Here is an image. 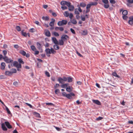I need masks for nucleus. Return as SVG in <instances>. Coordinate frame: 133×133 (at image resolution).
Segmentation results:
<instances>
[{"instance_id": "nucleus-1", "label": "nucleus", "mask_w": 133, "mask_h": 133, "mask_svg": "<svg viewBox=\"0 0 133 133\" xmlns=\"http://www.w3.org/2000/svg\"><path fill=\"white\" fill-rule=\"evenodd\" d=\"M3 59L4 61H5L6 63H10L12 62L13 60L10 58H9L6 56H4L3 57Z\"/></svg>"}, {"instance_id": "nucleus-2", "label": "nucleus", "mask_w": 133, "mask_h": 133, "mask_svg": "<svg viewBox=\"0 0 133 133\" xmlns=\"http://www.w3.org/2000/svg\"><path fill=\"white\" fill-rule=\"evenodd\" d=\"M67 6L68 7L69 10L70 11H72L74 9V6L71 5L69 2H67Z\"/></svg>"}, {"instance_id": "nucleus-3", "label": "nucleus", "mask_w": 133, "mask_h": 133, "mask_svg": "<svg viewBox=\"0 0 133 133\" xmlns=\"http://www.w3.org/2000/svg\"><path fill=\"white\" fill-rule=\"evenodd\" d=\"M66 24V20H63L61 21H59L57 23V24L59 26H61Z\"/></svg>"}, {"instance_id": "nucleus-4", "label": "nucleus", "mask_w": 133, "mask_h": 133, "mask_svg": "<svg viewBox=\"0 0 133 133\" xmlns=\"http://www.w3.org/2000/svg\"><path fill=\"white\" fill-rule=\"evenodd\" d=\"M75 96V94L72 92L70 93L69 94H67V98L71 99L73 98V97Z\"/></svg>"}, {"instance_id": "nucleus-5", "label": "nucleus", "mask_w": 133, "mask_h": 133, "mask_svg": "<svg viewBox=\"0 0 133 133\" xmlns=\"http://www.w3.org/2000/svg\"><path fill=\"white\" fill-rule=\"evenodd\" d=\"M69 84L67 83V92H71L72 91L73 88L72 86H69Z\"/></svg>"}, {"instance_id": "nucleus-6", "label": "nucleus", "mask_w": 133, "mask_h": 133, "mask_svg": "<svg viewBox=\"0 0 133 133\" xmlns=\"http://www.w3.org/2000/svg\"><path fill=\"white\" fill-rule=\"evenodd\" d=\"M4 123L5 125L8 129H10L12 128V126L8 122L5 121V122Z\"/></svg>"}, {"instance_id": "nucleus-7", "label": "nucleus", "mask_w": 133, "mask_h": 133, "mask_svg": "<svg viewBox=\"0 0 133 133\" xmlns=\"http://www.w3.org/2000/svg\"><path fill=\"white\" fill-rule=\"evenodd\" d=\"M45 35L48 37H50L51 36V34L49 31L47 29L45 30L44 31Z\"/></svg>"}, {"instance_id": "nucleus-8", "label": "nucleus", "mask_w": 133, "mask_h": 133, "mask_svg": "<svg viewBox=\"0 0 133 133\" xmlns=\"http://www.w3.org/2000/svg\"><path fill=\"white\" fill-rule=\"evenodd\" d=\"M52 40L54 44H59L58 42L55 37H52Z\"/></svg>"}, {"instance_id": "nucleus-9", "label": "nucleus", "mask_w": 133, "mask_h": 133, "mask_svg": "<svg viewBox=\"0 0 133 133\" xmlns=\"http://www.w3.org/2000/svg\"><path fill=\"white\" fill-rule=\"evenodd\" d=\"M92 101L94 103L96 104L97 105H101V103L98 100H93Z\"/></svg>"}, {"instance_id": "nucleus-10", "label": "nucleus", "mask_w": 133, "mask_h": 133, "mask_svg": "<svg viewBox=\"0 0 133 133\" xmlns=\"http://www.w3.org/2000/svg\"><path fill=\"white\" fill-rule=\"evenodd\" d=\"M5 66V64L4 62H2L1 64L0 68L1 70H3L4 69Z\"/></svg>"}, {"instance_id": "nucleus-11", "label": "nucleus", "mask_w": 133, "mask_h": 133, "mask_svg": "<svg viewBox=\"0 0 133 133\" xmlns=\"http://www.w3.org/2000/svg\"><path fill=\"white\" fill-rule=\"evenodd\" d=\"M3 131H7L8 130L7 128L5 127L4 123H2L1 125Z\"/></svg>"}, {"instance_id": "nucleus-12", "label": "nucleus", "mask_w": 133, "mask_h": 133, "mask_svg": "<svg viewBox=\"0 0 133 133\" xmlns=\"http://www.w3.org/2000/svg\"><path fill=\"white\" fill-rule=\"evenodd\" d=\"M33 114L34 115L36 116V117L40 118H41V116H40V114L39 113L36 112H35L33 113Z\"/></svg>"}, {"instance_id": "nucleus-13", "label": "nucleus", "mask_w": 133, "mask_h": 133, "mask_svg": "<svg viewBox=\"0 0 133 133\" xmlns=\"http://www.w3.org/2000/svg\"><path fill=\"white\" fill-rule=\"evenodd\" d=\"M58 81L59 83L63 84L64 82V81L63 80V78H62L61 77H59Z\"/></svg>"}, {"instance_id": "nucleus-14", "label": "nucleus", "mask_w": 133, "mask_h": 133, "mask_svg": "<svg viewBox=\"0 0 133 133\" xmlns=\"http://www.w3.org/2000/svg\"><path fill=\"white\" fill-rule=\"evenodd\" d=\"M5 75H8L10 76L12 75L11 72L9 71H5Z\"/></svg>"}, {"instance_id": "nucleus-15", "label": "nucleus", "mask_w": 133, "mask_h": 133, "mask_svg": "<svg viewBox=\"0 0 133 133\" xmlns=\"http://www.w3.org/2000/svg\"><path fill=\"white\" fill-rule=\"evenodd\" d=\"M73 78L71 77H67V81L69 82H71L73 81Z\"/></svg>"}, {"instance_id": "nucleus-16", "label": "nucleus", "mask_w": 133, "mask_h": 133, "mask_svg": "<svg viewBox=\"0 0 133 133\" xmlns=\"http://www.w3.org/2000/svg\"><path fill=\"white\" fill-rule=\"evenodd\" d=\"M69 16V17L71 19L73 17V15L72 13H70L69 14L68 12H67V17Z\"/></svg>"}, {"instance_id": "nucleus-17", "label": "nucleus", "mask_w": 133, "mask_h": 133, "mask_svg": "<svg viewBox=\"0 0 133 133\" xmlns=\"http://www.w3.org/2000/svg\"><path fill=\"white\" fill-rule=\"evenodd\" d=\"M24 30H22L21 31V33L22 35L24 37H26L27 36V34L26 32H24Z\"/></svg>"}, {"instance_id": "nucleus-18", "label": "nucleus", "mask_w": 133, "mask_h": 133, "mask_svg": "<svg viewBox=\"0 0 133 133\" xmlns=\"http://www.w3.org/2000/svg\"><path fill=\"white\" fill-rule=\"evenodd\" d=\"M112 75L114 76L117 77L118 78H120L119 76L118 75L116 72H114L112 73Z\"/></svg>"}, {"instance_id": "nucleus-19", "label": "nucleus", "mask_w": 133, "mask_h": 133, "mask_svg": "<svg viewBox=\"0 0 133 133\" xmlns=\"http://www.w3.org/2000/svg\"><path fill=\"white\" fill-rule=\"evenodd\" d=\"M58 44H55L53 45L54 48L55 50H58L59 49V47L57 45Z\"/></svg>"}, {"instance_id": "nucleus-20", "label": "nucleus", "mask_w": 133, "mask_h": 133, "mask_svg": "<svg viewBox=\"0 0 133 133\" xmlns=\"http://www.w3.org/2000/svg\"><path fill=\"white\" fill-rule=\"evenodd\" d=\"M66 35H63L61 37V39L63 41H64L65 39H66Z\"/></svg>"}, {"instance_id": "nucleus-21", "label": "nucleus", "mask_w": 133, "mask_h": 133, "mask_svg": "<svg viewBox=\"0 0 133 133\" xmlns=\"http://www.w3.org/2000/svg\"><path fill=\"white\" fill-rule=\"evenodd\" d=\"M88 34V32L87 30H83L82 32V34L83 35H87Z\"/></svg>"}, {"instance_id": "nucleus-22", "label": "nucleus", "mask_w": 133, "mask_h": 133, "mask_svg": "<svg viewBox=\"0 0 133 133\" xmlns=\"http://www.w3.org/2000/svg\"><path fill=\"white\" fill-rule=\"evenodd\" d=\"M18 61L19 62V64H24V62L23 61L22 59L21 58L18 59Z\"/></svg>"}, {"instance_id": "nucleus-23", "label": "nucleus", "mask_w": 133, "mask_h": 133, "mask_svg": "<svg viewBox=\"0 0 133 133\" xmlns=\"http://www.w3.org/2000/svg\"><path fill=\"white\" fill-rule=\"evenodd\" d=\"M59 42H58L59 44L60 45H63L64 44L63 41L62 39H59Z\"/></svg>"}, {"instance_id": "nucleus-24", "label": "nucleus", "mask_w": 133, "mask_h": 133, "mask_svg": "<svg viewBox=\"0 0 133 133\" xmlns=\"http://www.w3.org/2000/svg\"><path fill=\"white\" fill-rule=\"evenodd\" d=\"M45 51L47 54H51L50 50L49 48H48L45 49Z\"/></svg>"}, {"instance_id": "nucleus-25", "label": "nucleus", "mask_w": 133, "mask_h": 133, "mask_svg": "<svg viewBox=\"0 0 133 133\" xmlns=\"http://www.w3.org/2000/svg\"><path fill=\"white\" fill-rule=\"evenodd\" d=\"M42 19L43 20L48 21L49 19V17L48 16H43L42 17Z\"/></svg>"}, {"instance_id": "nucleus-26", "label": "nucleus", "mask_w": 133, "mask_h": 133, "mask_svg": "<svg viewBox=\"0 0 133 133\" xmlns=\"http://www.w3.org/2000/svg\"><path fill=\"white\" fill-rule=\"evenodd\" d=\"M5 107V108L6 109V110L7 111V112L9 114H11V112L9 110V109L7 107V106H6V105H4Z\"/></svg>"}, {"instance_id": "nucleus-27", "label": "nucleus", "mask_w": 133, "mask_h": 133, "mask_svg": "<svg viewBox=\"0 0 133 133\" xmlns=\"http://www.w3.org/2000/svg\"><path fill=\"white\" fill-rule=\"evenodd\" d=\"M19 53L24 56H25V55H26V52L24 50H22L20 51Z\"/></svg>"}, {"instance_id": "nucleus-28", "label": "nucleus", "mask_w": 133, "mask_h": 133, "mask_svg": "<svg viewBox=\"0 0 133 133\" xmlns=\"http://www.w3.org/2000/svg\"><path fill=\"white\" fill-rule=\"evenodd\" d=\"M71 22L72 23L75 24H77V22L75 19H73L71 20Z\"/></svg>"}, {"instance_id": "nucleus-29", "label": "nucleus", "mask_w": 133, "mask_h": 133, "mask_svg": "<svg viewBox=\"0 0 133 133\" xmlns=\"http://www.w3.org/2000/svg\"><path fill=\"white\" fill-rule=\"evenodd\" d=\"M79 12L77 9L76 8L75 9L74 13L75 14L79 15Z\"/></svg>"}, {"instance_id": "nucleus-30", "label": "nucleus", "mask_w": 133, "mask_h": 133, "mask_svg": "<svg viewBox=\"0 0 133 133\" xmlns=\"http://www.w3.org/2000/svg\"><path fill=\"white\" fill-rule=\"evenodd\" d=\"M122 15H126L128 14V11L127 10H124L122 12Z\"/></svg>"}, {"instance_id": "nucleus-31", "label": "nucleus", "mask_w": 133, "mask_h": 133, "mask_svg": "<svg viewBox=\"0 0 133 133\" xmlns=\"http://www.w3.org/2000/svg\"><path fill=\"white\" fill-rule=\"evenodd\" d=\"M13 65H14V66L15 67H17V66L18 64V63L16 61H15L14 62H13Z\"/></svg>"}, {"instance_id": "nucleus-32", "label": "nucleus", "mask_w": 133, "mask_h": 133, "mask_svg": "<svg viewBox=\"0 0 133 133\" xmlns=\"http://www.w3.org/2000/svg\"><path fill=\"white\" fill-rule=\"evenodd\" d=\"M61 4L62 5H66V1H62L61 2Z\"/></svg>"}, {"instance_id": "nucleus-33", "label": "nucleus", "mask_w": 133, "mask_h": 133, "mask_svg": "<svg viewBox=\"0 0 133 133\" xmlns=\"http://www.w3.org/2000/svg\"><path fill=\"white\" fill-rule=\"evenodd\" d=\"M90 4L91 6H96L97 4L98 3L96 2H91Z\"/></svg>"}, {"instance_id": "nucleus-34", "label": "nucleus", "mask_w": 133, "mask_h": 133, "mask_svg": "<svg viewBox=\"0 0 133 133\" xmlns=\"http://www.w3.org/2000/svg\"><path fill=\"white\" fill-rule=\"evenodd\" d=\"M80 6L82 7H84L86 6V4L84 3H81L80 4Z\"/></svg>"}, {"instance_id": "nucleus-35", "label": "nucleus", "mask_w": 133, "mask_h": 133, "mask_svg": "<svg viewBox=\"0 0 133 133\" xmlns=\"http://www.w3.org/2000/svg\"><path fill=\"white\" fill-rule=\"evenodd\" d=\"M11 70L12 71H11L12 74L13 73H15L17 72L16 70L15 69L12 68Z\"/></svg>"}, {"instance_id": "nucleus-36", "label": "nucleus", "mask_w": 133, "mask_h": 133, "mask_svg": "<svg viewBox=\"0 0 133 133\" xmlns=\"http://www.w3.org/2000/svg\"><path fill=\"white\" fill-rule=\"evenodd\" d=\"M61 86L63 88H66V83L62 84L61 85Z\"/></svg>"}, {"instance_id": "nucleus-37", "label": "nucleus", "mask_w": 133, "mask_h": 133, "mask_svg": "<svg viewBox=\"0 0 133 133\" xmlns=\"http://www.w3.org/2000/svg\"><path fill=\"white\" fill-rule=\"evenodd\" d=\"M16 28V30L18 31H19L21 30V28L19 26H17Z\"/></svg>"}, {"instance_id": "nucleus-38", "label": "nucleus", "mask_w": 133, "mask_h": 133, "mask_svg": "<svg viewBox=\"0 0 133 133\" xmlns=\"http://www.w3.org/2000/svg\"><path fill=\"white\" fill-rule=\"evenodd\" d=\"M31 50L33 51H35L36 49L35 46L34 45H32L31 46Z\"/></svg>"}, {"instance_id": "nucleus-39", "label": "nucleus", "mask_w": 133, "mask_h": 133, "mask_svg": "<svg viewBox=\"0 0 133 133\" xmlns=\"http://www.w3.org/2000/svg\"><path fill=\"white\" fill-rule=\"evenodd\" d=\"M104 8L106 9L108 8L109 7V5L108 4H104Z\"/></svg>"}, {"instance_id": "nucleus-40", "label": "nucleus", "mask_w": 133, "mask_h": 133, "mask_svg": "<svg viewBox=\"0 0 133 133\" xmlns=\"http://www.w3.org/2000/svg\"><path fill=\"white\" fill-rule=\"evenodd\" d=\"M55 92L56 94H58L60 93L59 90L58 89H56L55 91Z\"/></svg>"}, {"instance_id": "nucleus-41", "label": "nucleus", "mask_w": 133, "mask_h": 133, "mask_svg": "<svg viewBox=\"0 0 133 133\" xmlns=\"http://www.w3.org/2000/svg\"><path fill=\"white\" fill-rule=\"evenodd\" d=\"M102 2L104 4H108L109 1L108 0H102Z\"/></svg>"}, {"instance_id": "nucleus-42", "label": "nucleus", "mask_w": 133, "mask_h": 133, "mask_svg": "<svg viewBox=\"0 0 133 133\" xmlns=\"http://www.w3.org/2000/svg\"><path fill=\"white\" fill-rule=\"evenodd\" d=\"M53 34H54V35L55 36L57 37V36H59V35L58 34V33H57V32H54Z\"/></svg>"}, {"instance_id": "nucleus-43", "label": "nucleus", "mask_w": 133, "mask_h": 133, "mask_svg": "<svg viewBox=\"0 0 133 133\" xmlns=\"http://www.w3.org/2000/svg\"><path fill=\"white\" fill-rule=\"evenodd\" d=\"M54 23L53 22H51L49 23V25L51 26H53L54 25Z\"/></svg>"}, {"instance_id": "nucleus-44", "label": "nucleus", "mask_w": 133, "mask_h": 133, "mask_svg": "<svg viewBox=\"0 0 133 133\" xmlns=\"http://www.w3.org/2000/svg\"><path fill=\"white\" fill-rule=\"evenodd\" d=\"M3 53L4 56H6V55L7 54V51L6 50H3Z\"/></svg>"}, {"instance_id": "nucleus-45", "label": "nucleus", "mask_w": 133, "mask_h": 133, "mask_svg": "<svg viewBox=\"0 0 133 133\" xmlns=\"http://www.w3.org/2000/svg\"><path fill=\"white\" fill-rule=\"evenodd\" d=\"M18 83L17 81H15L13 82V84L14 85L16 86H18Z\"/></svg>"}, {"instance_id": "nucleus-46", "label": "nucleus", "mask_w": 133, "mask_h": 133, "mask_svg": "<svg viewBox=\"0 0 133 133\" xmlns=\"http://www.w3.org/2000/svg\"><path fill=\"white\" fill-rule=\"evenodd\" d=\"M110 3L112 4H114L116 3V1L114 0H110Z\"/></svg>"}, {"instance_id": "nucleus-47", "label": "nucleus", "mask_w": 133, "mask_h": 133, "mask_svg": "<svg viewBox=\"0 0 133 133\" xmlns=\"http://www.w3.org/2000/svg\"><path fill=\"white\" fill-rule=\"evenodd\" d=\"M59 86L60 85L59 84L57 83L56 84V85L54 86V88L55 89H56L57 87H59Z\"/></svg>"}, {"instance_id": "nucleus-48", "label": "nucleus", "mask_w": 133, "mask_h": 133, "mask_svg": "<svg viewBox=\"0 0 133 133\" xmlns=\"http://www.w3.org/2000/svg\"><path fill=\"white\" fill-rule=\"evenodd\" d=\"M5 78V77L4 75H0V79H3Z\"/></svg>"}, {"instance_id": "nucleus-49", "label": "nucleus", "mask_w": 133, "mask_h": 133, "mask_svg": "<svg viewBox=\"0 0 133 133\" xmlns=\"http://www.w3.org/2000/svg\"><path fill=\"white\" fill-rule=\"evenodd\" d=\"M45 74L48 77H50V75L49 73L47 71H46L45 72Z\"/></svg>"}, {"instance_id": "nucleus-50", "label": "nucleus", "mask_w": 133, "mask_h": 133, "mask_svg": "<svg viewBox=\"0 0 133 133\" xmlns=\"http://www.w3.org/2000/svg\"><path fill=\"white\" fill-rule=\"evenodd\" d=\"M56 51H55L54 49L53 50H50V53L51 54L52 53V54H55L56 53Z\"/></svg>"}, {"instance_id": "nucleus-51", "label": "nucleus", "mask_w": 133, "mask_h": 133, "mask_svg": "<svg viewBox=\"0 0 133 133\" xmlns=\"http://www.w3.org/2000/svg\"><path fill=\"white\" fill-rule=\"evenodd\" d=\"M62 96L64 97H66V93L65 92H62Z\"/></svg>"}, {"instance_id": "nucleus-52", "label": "nucleus", "mask_w": 133, "mask_h": 133, "mask_svg": "<svg viewBox=\"0 0 133 133\" xmlns=\"http://www.w3.org/2000/svg\"><path fill=\"white\" fill-rule=\"evenodd\" d=\"M91 5L90 4H88L87 5L86 9H89L91 7Z\"/></svg>"}, {"instance_id": "nucleus-53", "label": "nucleus", "mask_w": 133, "mask_h": 133, "mask_svg": "<svg viewBox=\"0 0 133 133\" xmlns=\"http://www.w3.org/2000/svg\"><path fill=\"white\" fill-rule=\"evenodd\" d=\"M103 118L101 117H99L96 118V120H101Z\"/></svg>"}, {"instance_id": "nucleus-54", "label": "nucleus", "mask_w": 133, "mask_h": 133, "mask_svg": "<svg viewBox=\"0 0 133 133\" xmlns=\"http://www.w3.org/2000/svg\"><path fill=\"white\" fill-rule=\"evenodd\" d=\"M54 127L58 131H60L61 130V129L59 128L55 127V126H54Z\"/></svg>"}, {"instance_id": "nucleus-55", "label": "nucleus", "mask_w": 133, "mask_h": 133, "mask_svg": "<svg viewBox=\"0 0 133 133\" xmlns=\"http://www.w3.org/2000/svg\"><path fill=\"white\" fill-rule=\"evenodd\" d=\"M71 32L73 34H75V31L72 28H71L70 29Z\"/></svg>"}, {"instance_id": "nucleus-56", "label": "nucleus", "mask_w": 133, "mask_h": 133, "mask_svg": "<svg viewBox=\"0 0 133 133\" xmlns=\"http://www.w3.org/2000/svg\"><path fill=\"white\" fill-rule=\"evenodd\" d=\"M61 8L62 10H64L66 9V6H62L61 7Z\"/></svg>"}, {"instance_id": "nucleus-57", "label": "nucleus", "mask_w": 133, "mask_h": 133, "mask_svg": "<svg viewBox=\"0 0 133 133\" xmlns=\"http://www.w3.org/2000/svg\"><path fill=\"white\" fill-rule=\"evenodd\" d=\"M34 23L36 24H37V25H38L40 26L41 25L39 24V22L38 21H35Z\"/></svg>"}, {"instance_id": "nucleus-58", "label": "nucleus", "mask_w": 133, "mask_h": 133, "mask_svg": "<svg viewBox=\"0 0 133 133\" xmlns=\"http://www.w3.org/2000/svg\"><path fill=\"white\" fill-rule=\"evenodd\" d=\"M16 67L17 68H21L22 67V65H21V64L18 63L17 65V66Z\"/></svg>"}, {"instance_id": "nucleus-59", "label": "nucleus", "mask_w": 133, "mask_h": 133, "mask_svg": "<svg viewBox=\"0 0 133 133\" xmlns=\"http://www.w3.org/2000/svg\"><path fill=\"white\" fill-rule=\"evenodd\" d=\"M128 17L126 15H123V18L124 20H126L128 18Z\"/></svg>"}, {"instance_id": "nucleus-60", "label": "nucleus", "mask_w": 133, "mask_h": 133, "mask_svg": "<svg viewBox=\"0 0 133 133\" xmlns=\"http://www.w3.org/2000/svg\"><path fill=\"white\" fill-rule=\"evenodd\" d=\"M128 23L130 25H132L133 24V21L129 20L128 21Z\"/></svg>"}, {"instance_id": "nucleus-61", "label": "nucleus", "mask_w": 133, "mask_h": 133, "mask_svg": "<svg viewBox=\"0 0 133 133\" xmlns=\"http://www.w3.org/2000/svg\"><path fill=\"white\" fill-rule=\"evenodd\" d=\"M26 104L28 106H29L30 108H32V106L31 104H29L28 103H26Z\"/></svg>"}, {"instance_id": "nucleus-62", "label": "nucleus", "mask_w": 133, "mask_h": 133, "mask_svg": "<svg viewBox=\"0 0 133 133\" xmlns=\"http://www.w3.org/2000/svg\"><path fill=\"white\" fill-rule=\"evenodd\" d=\"M34 28H31L29 30L30 32H34V31H33V30H34Z\"/></svg>"}, {"instance_id": "nucleus-63", "label": "nucleus", "mask_w": 133, "mask_h": 133, "mask_svg": "<svg viewBox=\"0 0 133 133\" xmlns=\"http://www.w3.org/2000/svg\"><path fill=\"white\" fill-rule=\"evenodd\" d=\"M14 48H15L16 49H17L19 47V46L18 45L15 44V45H14Z\"/></svg>"}, {"instance_id": "nucleus-64", "label": "nucleus", "mask_w": 133, "mask_h": 133, "mask_svg": "<svg viewBox=\"0 0 133 133\" xmlns=\"http://www.w3.org/2000/svg\"><path fill=\"white\" fill-rule=\"evenodd\" d=\"M129 20L130 21H133V16H131L129 17Z\"/></svg>"}]
</instances>
